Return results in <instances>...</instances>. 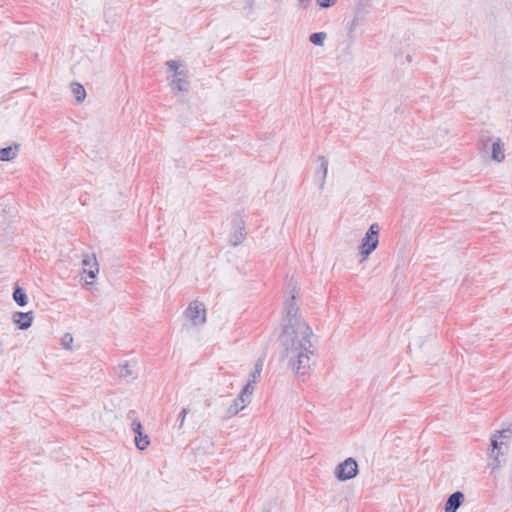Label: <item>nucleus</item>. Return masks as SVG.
Returning a JSON list of instances; mask_svg holds the SVG:
<instances>
[{"mask_svg": "<svg viewBox=\"0 0 512 512\" xmlns=\"http://www.w3.org/2000/svg\"><path fill=\"white\" fill-rule=\"evenodd\" d=\"M189 410L187 408H183L181 410V412L179 413V416H178V420H179V428H182L184 423H185V419H186V416L188 414Z\"/></svg>", "mask_w": 512, "mask_h": 512, "instance_id": "b1692460", "label": "nucleus"}, {"mask_svg": "<svg viewBox=\"0 0 512 512\" xmlns=\"http://www.w3.org/2000/svg\"><path fill=\"white\" fill-rule=\"evenodd\" d=\"M33 319L34 314L32 311L26 313L15 312L12 317L13 322L22 330L28 329L31 326Z\"/></svg>", "mask_w": 512, "mask_h": 512, "instance_id": "1a4fd4ad", "label": "nucleus"}, {"mask_svg": "<svg viewBox=\"0 0 512 512\" xmlns=\"http://www.w3.org/2000/svg\"><path fill=\"white\" fill-rule=\"evenodd\" d=\"M326 36L327 35L325 32L313 33L310 35L309 41L314 45L322 46L324 43V40L326 39Z\"/></svg>", "mask_w": 512, "mask_h": 512, "instance_id": "6ab92c4d", "label": "nucleus"}, {"mask_svg": "<svg viewBox=\"0 0 512 512\" xmlns=\"http://www.w3.org/2000/svg\"><path fill=\"white\" fill-rule=\"evenodd\" d=\"M19 144L0 149V161H11L18 155Z\"/></svg>", "mask_w": 512, "mask_h": 512, "instance_id": "ddd939ff", "label": "nucleus"}, {"mask_svg": "<svg viewBox=\"0 0 512 512\" xmlns=\"http://www.w3.org/2000/svg\"><path fill=\"white\" fill-rule=\"evenodd\" d=\"M71 91L78 102H82L86 97L85 88L79 83H72Z\"/></svg>", "mask_w": 512, "mask_h": 512, "instance_id": "2eb2a0df", "label": "nucleus"}, {"mask_svg": "<svg viewBox=\"0 0 512 512\" xmlns=\"http://www.w3.org/2000/svg\"><path fill=\"white\" fill-rule=\"evenodd\" d=\"M131 429L136 434L134 442L139 450H144L148 447L150 440L147 434L142 432L141 422L137 419H132Z\"/></svg>", "mask_w": 512, "mask_h": 512, "instance_id": "6e6552de", "label": "nucleus"}, {"mask_svg": "<svg viewBox=\"0 0 512 512\" xmlns=\"http://www.w3.org/2000/svg\"><path fill=\"white\" fill-rule=\"evenodd\" d=\"M239 412H240V411H239V408H237V407H235L233 404H231V405L227 408V410H226V412H225V414H224L223 418H224V419H230V418H232L233 416L237 415Z\"/></svg>", "mask_w": 512, "mask_h": 512, "instance_id": "412c9836", "label": "nucleus"}, {"mask_svg": "<svg viewBox=\"0 0 512 512\" xmlns=\"http://www.w3.org/2000/svg\"><path fill=\"white\" fill-rule=\"evenodd\" d=\"M380 227L377 223L372 224L361 240L359 254L361 261H365L369 255L377 248L379 243Z\"/></svg>", "mask_w": 512, "mask_h": 512, "instance_id": "f03ea898", "label": "nucleus"}, {"mask_svg": "<svg viewBox=\"0 0 512 512\" xmlns=\"http://www.w3.org/2000/svg\"><path fill=\"white\" fill-rule=\"evenodd\" d=\"M482 148L485 152H491V158L496 162H502L505 158L503 144L499 138L493 142L483 141Z\"/></svg>", "mask_w": 512, "mask_h": 512, "instance_id": "0eeeda50", "label": "nucleus"}, {"mask_svg": "<svg viewBox=\"0 0 512 512\" xmlns=\"http://www.w3.org/2000/svg\"><path fill=\"white\" fill-rule=\"evenodd\" d=\"M512 432L510 429H504L501 431H497L492 437H491V452L490 457L493 458V462L491 463V467L493 470L498 469L500 467V461H499V455L502 454L501 449L504 443L501 441L499 442V438H510Z\"/></svg>", "mask_w": 512, "mask_h": 512, "instance_id": "7ed1b4c3", "label": "nucleus"}, {"mask_svg": "<svg viewBox=\"0 0 512 512\" xmlns=\"http://www.w3.org/2000/svg\"><path fill=\"white\" fill-rule=\"evenodd\" d=\"M13 298L19 306H25L27 304V295L25 291L20 287L15 289Z\"/></svg>", "mask_w": 512, "mask_h": 512, "instance_id": "f3484780", "label": "nucleus"}, {"mask_svg": "<svg viewBox=\"0 0 512 512\" xmlns=\"http://www.w3.org/2000/svg\"><path fill=\"white\" fill-rule=\"evenodd\" d=\"M316 3L321 8H329L336 3V0H316Z\"/></svg>", "mask_w": 512, "mask_h": 512, "instance_id": "5701e85b", "label": "nucleus"}, {"mask_svg": "<svg viewBox=\"0 0 512 512\" xmlns=\"http://www.w3.org/2000/svg\"><path fill=\"white\" fill-rule=\"evenodd\" d=\"M358 473L357 462L353 458H347L337 465L335 476L340 481H346L354 478Z\"/></svg>", "mask_w": 512, "mask_h": 512, "instance_id": "20e7f679", "label": "nucleus"}, {"mask_svg": "<svg viewBox=\"0 0 512 512\" xmlns=\"http://www.w3.org/2000/svg\"><path fill=\"white\" fill-rule=\"evenodd\" d=\"M297 295L296 284H293L290 297L284 302L285 325L281 338V359L295 375L307 376L313 364L316 346L311 328L298 313Z\"/></svg>", "mask_w": 512, "mask_h": 512, "instance_id": "f257e3e1", "label": "nucleus"}, {"mask_svg": "<svg viewBox=\"0 0 512 512\" xmlns=\"http://www.w3.org/2000/svg\"><path fill=\"white\" fill-rule=\"evenodd\" d=\"M117 374L120 378L125 380L136 378V372L134 370V367L128 362H125L118 366Z\"/></svg>", "mask_w": 512, "mask_h": 512, "instance_id": "f8f14e48", "label": "nucleus"}, {"mask_svg": "<svg viewBox=\"0 0 512 512\" xmlns=\"http://www.w3.org/2000/svg\"><path fill=\"white\" fill-rule=\"evenodd\" d=\"M186 317L193 325H201L206 322V309L203 303L193 301L185 311Z\"/></svg>", "mask_w": 512, "mask_h": 512, "instance_id": "39448f33", "label": "nucleus"}, {"mask_svg": "<svg viewBox=\"0 0 512 512\" xmlns=\"http://www.w3.org/2000/svg\"><path fill=\"white\" fill-rule=\"evenodd\" d=\"M235 407L239 408V411H242L245 409V407L247 406L244 402H243V399L242 397H237L233 403H232Z\"/></svg>", "mask_w": 512, "mask_h": 512, "instance_id": "393cba45", "label": "nucleus"}, {"mask_svg": "<svg viewBox=\"0 0 512 512\" xmlns=\"http://www.w3.org/2000/svg\"><path fill=\"white\" fill-rule=\"evenodd\" d=\"M72 343H73V336L70 333L64 334V336L61 339L62 346L67 350H71Z\"/></svg>", "mask_w": 512, "mask_h": 512, "instance_id": "aec40b11", "label": "nucleus"}, {"mask_svg": "<svg viewBox=\"0 0 512 512\" xmlns=\"http://www.w3.org/2000/svg\"><path fill=\"white\" fill-rule=\"evenodd\" d=\"M135 415V411H130L128 413V418L132 419V416Z\"/></svg>", "mask_w": 512, "mask_h": 512, "instance_id": "cd10ccee", "label": "nucleus"}, {"mask_svg": "<svg viewBox=\"0 0 512 512\" xmlns=\"http://www.w3.org/2000/svg\"><path fill=\"white\" fill-rule=\"evenodd\" d=\"M167 65H168V69L170 71L175 72L176 75L181 76L183 74L182 72H177V70L180 66V63L178 61L171 60V61L167 62Z\"/></svg>", "mask_w": 512, "mask_h": 512, "instance_id": "4be33fe9", "label": "nucleus"}, {"mask_svg": "<svg viewBox=\"0 0 512 512\" xmlns=\"http://www.w3.org/2000/svg\"><path fill=\"white\" fill-rule=\"evenodd\" d=\"M297 2L298 6L302 9H306L310 5V0H297Z\"/></svg>", "mask_w": 512, "mask_h": 512, "instance_id": "a878e982", "label": "nucleus"}, {"mask_svg": "<svg viewBox=\"0 0 512 512\" xmlns=\"http://www.w3.org/2000/svg\"><path fill=\"white\" fill-rule=\"evenodd\" d=\"M171 86H172L173 90L187 91L189 88V83L186 80H184L183 78L179 77L172 81Z\"/></svg>", "mask_w": 512, "mask_h": 512, "instance_id": "a211bd4d", "label": "nucleus"}, {"mask_svg": "<svg viewBox=\"0 0 512 512\" xmlns=\"http://www.w3.org/2000/svg\"><path fill=\"white\" fill-rule=\"evenodd\" d=\"M262 368H263V361L258 360L255 364L254 370L250 373L249 380L246 384H251L255 387V384L257 383L258 379L260 378Z\"/></svg>", "mask_w": 512, "mask_h": 512, "instance_id": "4468645a", "label": "nucleus"}, {"mask_svg": "<svg viewBox=\"0 0 512 512\" xmlns=\"http://www.w3.org/2000/svg\"><path fill=\"white\" fill-rule=\"evenodd\" d=\"M83 273L91 279L86 284H92L99 272V264L95 254H84L82 259Z\"/></svg>", "mask_w": 512, "mask_h": 512, "instance_id": "423d86ee", "label": "nucleus"}, {"mask_svg": "<svg viewBox=\"0 0 512 512\" xmlns=\"http://www.w3.org/2000/svg\"><path fill=\"white\" fill-rule=\"evenodd\" d=\"M254 392V386L251 384H246L241 390L238 397H242L243 402L248 405L251 402V396Z\"/></svg>", "mask_w": 512, "mask_h": 512, "instance_id": "dca6fc26", "label": "nucleus"}, {"mask_svg": "<svg viewBox=\"0 0 512 512\" xmlns=\"http://www.w3.org/2000/svg\"><path fill=\"white\" fill-rule=\"evenodd\" d=\"M242 241V234L240 235V237L237 238V240L234 242V245H237L238 243H240Z\"/></svg>", "mask_w": 512, "mask_h": 512, "instance_id": "bb28decb", "label": "nucleus"}, {"mask_svg": "<svg viewBox=\"0 0 512 512\" xmlns=\"http://www.w3.org/2000/svg\"><path fill=\"white\" fill-rule=\"evenodd\" d=\"M464 502V494L456 491L451 494L445 504V512H456Z\"/></svg>", "mask_w": 512, "mask_h": 512, "instance_id": "9d476101", "label": "nucleus"}, {"mask_svg": "<svg viewBox=\"0 0 512 512\" xmlns=\"http://www.w3.org/2000/svg\"><path fill=\"white\" fill-rule=\"evenodd\" d=\"M317 161L319 163V167L316 170V176L319 178V188L323 189L328 173V160L325 156H318Z\"/></svg>", "mask_w": 512, "mask_h": 512, "instance_id": "9b49d317", "label": "nucleus"}]
</instances>
